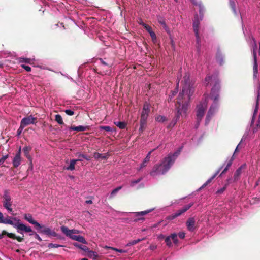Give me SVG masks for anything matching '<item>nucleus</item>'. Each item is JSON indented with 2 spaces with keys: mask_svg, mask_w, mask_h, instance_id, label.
<instances>
[{
  "mask_svg": "<svg viewBox=\"0 0 260 260\" xmlns=\"http://www.w3.org/2000/svg\"><path fill=\"white\" fill-rule=\"evenodd\" d=\"M182 91L179 93L175 104L177 113L175 115L176 121L178 120L180 115L185 113L188 106V103L195 91L194 83L189 79V74L185 73L181 82Z\"/></svg>",
  "mask_w": 260,
  "mask_h": 260,
  "instance_id": "nucleus-1",
  "label": "nucleus"
},
{
  "mask_svg": "<svg viewBox=\"0 0 260 260\" xmlns=\"http://www.w3.org/2000/svg\"><path fill=\"white\" fill-rule=\"evenodd\" d=\"M182 147L173 153L169 154L165 157L160 164H156L154 166L150 174L152 176H156L158 175L165 174L174 163L176 159L179 155Z\"/></svg>",
  "mask_w": 260,
  "mask_h": 260,
  "instance_id": "nucleus-2",
  "label": "nucleus"
},
{
  "mask_svg": "<svg viewBox=\"0 0 260 260\" xmlns=\"http://www.w3.org/2000/svg\"><path fill=\"white\" fill-rule=\"evenodd\" d=\"M212 78H214V80L215 81V84L213 87L212 88L210 93V98L212 100H213L214 104L212 105H211V106L210 108V109L208 111L206 118V124H207L208 122L210 121L211 117L213 116L217 108L219 98V92L221 88L219 79L216 76L212 75L211 76H207L205 78V81L208 82V84H209L210 83Z\"/></svg>",
  "mask_w": 260,
  "mask_h": 260,
  "instance_id": "nucleus-3",
  "label": "nucleus"
},
{
  "mask_svg": "<svg viewBox=\"0 0 260 260\" xmlns=\"http://www.w3.org/2000/svg\"><path fill=\"white\" fill-rule=\"evenodd\" d=\"M13 220L14 221H17V222H16V224H15L14 228H15L17 230V232L18 233L23 235L22 237H24L23 232H25L26 233H29V236H32L33 235H35V233H37L36 232L34 231L31 229L30 226H26L25 224L20 223V220L17 219V218H13Z\"/></svg>",
  "mask_w": 260,
  "mask_h": 260,
  "instance_id": "nucleus-4",
  "label": "nucleus"
},
{
  "mask_svg": "<svg viewBox=\"0 0 260 260\" xmlns=\"http://www.w3.org/2000/svg\"><path fill=\"white\" fill-rule=\"evenodd\" d=\"M207 102L205 101L203 103H200L197 107V124H196V128H197L201 121L203 117L204 116L205 112L207 108Z\"/></svg>",
  "mask_w": 260,
  "mask_h": 260,
  "instance_id": "nucleus-5",
  "label": "nucleus"
},
{
  "mask_svg": "<svg viewBox=\"0 0 260 260\" xmlns=\"http://www.w3.org/2000/svg\"><path fill=\"white\" fill-rule=\"evenodd\" d=\"M40 233L44 234L49 237H55L57 239H61V236L54 230H51L50 228L45 226L44 225L41 224V228H38L37 229Z\"/></svg>",
  "mask_w": 260,
  "mask_h": 260,
  "instance_id": "nucleus-6",
  "label": "nucleus"
},
{
  "mask_svg": "<svg viewBox=\"0 0 260 260\" xmlns=\"http://www.w3.org/2000/svg\"><path fill=\"white\" fill-rule=\"evenodd\" d=\"M254 43L252 46V53L253 57L254 64H253V78H256L257 74L258 73V64L257 62L256 57V50L257 49V46L256 41L253 39Z\"/></svg>",
  "mask_w": 260,
  "mask_h": 260,
  "instance_id": "nucleus-7",
  "label": "nucleus"
},
{
  "mask_svg": "<svg viewBox=\"0 0 260 260\" xmlns=\"http://www.w3.org/2000/svg\"><path fill=\"white\" fill-rule=\"evenodd\" d=\"M3 206L9 212H12L13 209L11 208L12 202L11 201V197L9 194L8 190H5L3 196Z\"/></svg>",
  "mask_w": 260,
  "mask_h": 260,
  "instance_id": "nucleus-8",
  "label": "nucleus"
},
{
  "mask_svg": "<svg viewBox=\"0 0 260 260\" xmlns=\"http://www.w3.org/2000/svg\"><path fill=\"white\" fill-rule=\"evenodd\" d=\"M193 203H190L188 205H186L183 206L182 208L176 211L175 213H173L170 216V219H173L176 217L180 216L181 214L187 211L192 205Z\"/></svg>",
  "mask_w": 260,
  "mask_h": 260,
  "instance_id": "nucleus-9",
  "label": "nucleus"
},
{
  "mask_svg": "<svg viewBox=\"0 0 260 260\" xmlns=\"http://www.w3.org/2000/svg\"><path fill=\"white\" fill-rule=\"evenodd\" d=\"M4 235H7L9 238L14 240H17L18 242H21L24 240L23 236H17L15 234L12 233H8L5 230H3L2 234H0V239L3 238Z\"/></svg>",
  "mask_w": 260,
  "mask_h": 260,
  "instance_id": "nucleus-10",
  "label": "nucleus"
},
{
  "mask_svg": "<svg viewBox=\"0 0 260 260\" xmlns=\"http://www.w3.org/2000/svg\"><path fill=\"white\" fill-rule=\"evenodd\" d=\"M60 230L62 233L67 237L71 236L72 235H75V234L80 233V231L76 229L70 230L68 227L64 225L60 227Z\"/></svg>",
  "mask_w": 260,
  "mask_h": 260,
  "instance_id": "nucleus-11",
  "label": "nucleus"
},
{
  "mask_svg": "<svg viewBox=\"0 0 260 260\" xmlns=\"http://www.w3.org/2000/svg\"><path fill=\"white\" fill-rule=\"evenodd\" d=\"M149 116L141 115V118L140 121V126L139 128V132L142 133L145 129L147 125V119Z\"/></svg>",
  "mask_w": 260,
  "mask_h": 260,
  "instance_id": "nucleus-12",
  "label": "nucleus"
},
{
  "mask_svg": "<svg viewBox=\"0 0 260 260\" xmlns=\"http://www.w3.org/2000/svg\"><path fill=\"white\" fill-rule=\"evenodd\" d=\"M186 225L188 231L191 232L193 231L196 229V220L194 218H189L186 222Z\"/></svg>",
  "mask_w": 260,
  "mask_h": 260,
  "instance_id": "nucleus-13",
  "label": "nucleus"
},
{
  "mask_svg": "<svg viewBox=\"0 0 260 260\" xmlns=\"http://www.w3.org/2000/svg\"><path fill=\"white\" fill-rule=\"evenodd\" d=\"M36 120V118H34L31 115H30L26 117L23 118L21 121V123L22 125L25 127L26 126L30 124L35 123Z\"/></svg>",
  "mask_w": 260,
  "mask_h": 260,
  "instance_id": "nucleus-14",
  "label": "nucleus"
},
{
  "mask_svg": "<svg viewBox=\"0 0 260 260\" xmlns=\"http://www.w3.org/2000/svg\"><path fill=\"white\" fill-rule=\"evenodd\" d=\"M24 218L29 222L30 223H31L35 225L36 229H37L38 228H41V224L38 222L37 221L35 220L32 217L31 214H25L24 215Z\"/></svg>",
  "mask_w": 260,
  "mask_h": 260,
  "instance_id": "nucleus-15",
  "label": "nucleus"
},
{
  "mask_svg": "<svg viewBox=\"0 0 260 260\" xmlns=\"http://www.w3.org/2000/svg\"><path fill=\"white\" fill-rule=\"evenodd\" d=\"M13 217L11 218L8 216V218H4L3 213L0 212V223L10 224L14 228L16 223L14 222L13 220H12L13 219Z\"/></svg>",
  "mask_w": 260,
  "mask_h": 260,
  "instance_id": "nucleus-16",
  "label": "nucleus"
},
{
  "mask_svg": "<svg viewBox=\"0 0 260 260\" xmlns=\"http://www.w3.org/2000/svg\"><path fill=\"white\" fill-rule=\"evenodd\" d=\"M200 21L201 20L200 18L199 19L198 15L196 14L193 21V28L194 34L197 35H198V32H199Z\"/></svg>",
  "mask_w": 260,
  "mask_h": 260,
  "instance_id": "nucleus-17",
  "label": "nucleus"
},
{
  "mask_svg": "<svg viewBox=\"0 0 260 260\" xmlns=\"http://www.w3.org/2000/svg\"><path fill=\"white\" fill-rule=\"evenodd\" d=\"M21 149L20 148L19 151L17 153L15 156L13 160V165L15 168L18 167L21 164Z\"/></svg>",
  "mask_w": 260,
  "mask_h": 260,
  "instance_id": "nucleus-18",
  "label": "nucleus"
},
{
  "mask_svg": "<svg viewBox=\"0 0 260 260\" xmlns=\"http://www.w3.org/2000/svg\"><path fill=\"white\" fill-rule=\"evenodd\" d=\"M223 166L219 168L217 171L200 188V189H202L205 188L208 184H209L212 182V181L216 177V176L218 174V173L220 172Z\"/></svg>",
  "mask_w": 260,
  "mask_h": 260,
  "instance_id": "nucleus-19",
  "label": "nucleus"
},
{
  "mask_svg": "<svg viewBox=\"0 0 260 260\" xmlns=\"http://www.w3.org/2000/svg\"><path fill=\"white\" fill-rule=\"evenodd\" d=\"M69 237L72 240L78 241L83 244H86L87 243L84 237L81 235H72L71 236H69Z\"/></svg>",
  "mask_w": 260,
  "mask_h": 260,
  "instance_id": "nucleus-20",
  "label": "nucleus"
},
{
  "mask_svg": "<svg viewBox=\"0 0 260 260\" xmlns=\"http://www.w3.org/2000/svg\"><path fill=\"white\" fill-rule=\"evenodd\" d=\"M150 112V105L147 102H145L143 107L141 115H143L145 114V115L149 116Z\"/></svg>",
  "mask_w": 260,
  "mask_h": 260,
  "instance_id": "nucleus-21",
  "label": "nucleus"
},
{
  "mask_svg": "<svg viewBox=\"0 0 260 260\" xmlns=\"http://www.w3.org/2000/svg\"><path fill=\"white\" fill-rule=\"evenodd\" d=\"M70 130L76 131L77 132H83L89 129V126H82L80 125L78 126H71L70 128Z\"/></svg>",
  "mask_w": 260,
  "mask_h": 260,
  "instance_id": "nucleus-22",
  "label": "nucleus"
},
{
  "mask_svg": "<svg viewBox=\"0 0 260 260\" xmlns=\"http://www.w3.org/2000/svg\"><path fill=\"white\" fill-rule=\"evenodd\" d=\"M152 210H153V209H150V210H146V211H141V212H139L136 213V216L138 217V218L137 219H136L135 220L136 221H138V220H144V218H143V217H139V216L145 215L147 214H148V213H150V212H151Z\"/></svg>",
  "mask_w": 260,
  "mask_h": 260,
  "instance_id": "nucleus-23",
  "label": "nucleus"
},
{
  "mask_svg": "<svg viewBox=\"0 0 260 260\" xmlns=\"http://www.w3.org/2000/svg\"><path fill=\"white\" fill-rule=\"evenodd\" d=\"M82 161L81 159H72L71 160L70 165L67 167L66 169L68 170H74L75 169V166L77 161Z\"/></svg>",
  "mask_w": 260,
  "mask_h": 260,
  "instance_id": "nucleus-24",
  "label": "nucleus"
},
{
  "mask_svg": "<svg viewBox=\"0 0 260 260\" xmlns=\"http://www.w3.org/2000/svg\"><path fill=\"white\" fill-rule=\"evenodd\" d=\"M31 149V147L29 146H25L23 149L25 156L30 160H31V157L29 155V152L30 151Z\"/></svg>",
  "mask_w": 260,
  "mask_h": 260,
  "instance_id": "nucleus-25",
  "label": "nucleus"
},
{
  "mask_svg": "<svg viewBox=\"0 0 260 260\" xmlns=\"http://www.w3.org/2000/svg\"><path fill=\"white\" fill-rule=\"evenodd\" d=\"M199 14L200 17V20H202L204 17V14L205 12V8L202 3L199 4Z\"/></svg>",
  "mask_w": 260,
  "mask_h": 260,
  "instance_id": "nucleus-26",
  "label": "nucleus"
},
{
  "mask_svg": "<svg viewBox=\"0 0 260 260\" xmlns=\"http://www.w3.org/2000/svg\"><path fill=\"white\" fill-rule=\"evenodd\" d=\"M243 166H241V167L238 168L236 170V172H235L234 175V179L235 181L237 180L238 179L240 175H241V170H242V168H243Z\"/></svg>",
  "mask_w": 260,
  "mask_h": 260,
  "instance_id": "nucleus-27",
  "label": "nucleus"
},
{
  "mask_svg": "<svg viewBox=\"0 0 260 260\" xmlns=\"http://www.w3.org/2000/svg\"><path fill=\"white\" fill-rule=\"evenodd\" d=\"M73 244L74 246L78 247L85 252L88 251V250H89L88 247L85 245H81L76 242L74 243Z\"/></svg>",
  "mask_w": 260,
  "mask_h": 260,
  "instance_id": "nucleus-28",
  "label": "nucleus"
},
{
  "mask_svg": "<svg viewBox=\"0 0 260 260\" xmlns=\"http://www.w3.org/2000/svg\"><path fill=\"white\" fill-rule=\"evenodd\" d=\"M257 96L256 99V107L254 112H256L258 109V102L259 100V93H260V82L258 83L257 86Z\"/></svg>",
  "mask_w": 260,
  "mask_h": 260,
  "instance_id": "nucleus-29",
  "label": "nucleus"
},
{
  "mask_svg": "<svg viewBox=\"0 0 260 260\" xmlns=\"http://www.w3.org/2000/svg\"><path fill=\"white\" fill-rule=\"evenodd\" d=\"M87 252H88V256L89 257L92 258L94 260H95L98 258V255L96 252L93 251H90L89 250Z\"/></svg>",
  "mask_w": 260,
  "mask_h": 260,
  "instance_id": "nucleus-30",
  "label": "nucleus"
},
{
  "mask_svg": "<svg viewBox=\"0 0 260 260\" xmlns=\"http://www.w3.org/2000/svg\"><path fill=\"white\" fill-rule=\"evenodd\" d=\"M114 124L121 129H124L126 126V124L125 122L121 121L114 122Z\"/></svg>",
  "mask_w": 260,
  "mask_h": 260,
  "instance_id": "nucleus-31",
  "label": "nucleus"
},
{
  "mask_svg": "<svg viewBox=\"0 0 260 260\" xmlns=\"http://www.w3.org/2000/svg\"><path fill=\"white\" fill-rule=\"evenodd\" d=\"M229 6L233 12L236 14V4L234 0H229Z\"/></svg>",
  "mask_w": 260,
  "mask_h": 260,
  "instance_id": "nucleus-32",
  "label": "nucleus"
},
{
  "mask_svg": "<svg viewBox=\"0 0 260 260\" xmlns=\"http://www.w3.org/2000/svg\"><path fill=\"white\" fill-rule=\"evenodd\" d=\"M55 120L57 122V123L59 125L64 124V122L62 120V118L61 116L59 114H56L55 116Z\"/></svg>",
  "mask_w": 260,
  "mask_h": 260,
  "instance_id": "nucleus-33",
  "label": "nucleus"
},
{
  "mask_svg": "<svg viewBox=\"0 0 260 260\" xmlns=\"http://www.w3.org/2000/svg\"><path fill=\"white\" fill-rule=\"evenodd\" d=\"M195 36L197 39V48L198 50L199 51L201 47V39L199 36V32H198V35L195 34Z\"/></svg>",
  "mask_w": 260,
  "mask_h": 260,
  "instance_id": "nucleus-34",
  "label": "nucleus"
},
{
  "mask_svg": "<svg viewBox=\"0 0 260 260\" xmlns=\"http://www.w3.org/2000/svg\"><path fill=\"white\" fill-rule=\"evenodd\" d=\"M93 157L95 159H98L101 158L102 159H104L106 158V156L103 155L102 154H100L98 152H95L93 154Z\"/></svg>",
  "mask_w": 260,
  "mask_h": 260,
  "instance_id": "nucleus-35",
  "label": "nucleus"
},
{
  "mask_svg": "<svg viewBox=\"0 0 260 260\" xmlns=\"http://www.w3.org/2000/svg\"><path fill=\"white\" fill-rule=\"evenodd\" d=\"M121 188V186H119L113 189L111 192L110 196V198H112Z\"/></svg>",
  "mask_w": 260,
  "mask_h": 260,
  "instance_id": "nucleus-36",
  "label": "nucleus"
},
{
  "mask_svg": "<svg viewBox=\"0 0 260 260\" xmlns=\"http://www.w3.org/2000/svg\"><path fill=\"white\" fill-rule=\"evenodd\" d=\"M140 24L142 25L149 33L152 31V27L144 23L143 22H142Z\"/></svg>",
  "mask_w": 260,
  "mask_h": 260,
  "instance_id": "nucleus-37",
  "label": "nucleus"
},
{
  "mask_svg": "<svg viewBox=\"0 0 260 260\" xmlns=\"http://www.w3.org/2000/svg\"><path fill=\"white\" fill-rule=\"evenodd\" d=\"M170 236L173 243L176 244L178 243L177 235L176 233H173L171 234Z\"/></svg>",
  "mask_w": 260,
  "mask_h": 260,
  "instance_id": "nucleus-38",
  "label": "nucleus"
},
{
  "mask_svg": "<svg viewBox=\"0 0 260 260\" xmlns=\"http://www.w3.org/2000/svg\"><path fill=\"white\" fill-rule=\"evenodd\" d=\"M216 60L220 64V65H222L223 63V58L221 55L217 54L216 56Z\"/></svg>",
  "mask_w": 260,
  "mask_h": 260,
  "instance_id": "nucleus-39",
  "label": "nucleus"
},
{
  "mask_svg": "<svg viewBox=\"0 0 260 260\" xmlns=\"http://www.w3.org/2000/svg\"><path fill=\"white\" fill-rule=\"evenodd\" d=\"M171 238L170 235L167 237H165V241L166 243V245L168 247H171L172 246V243L171 242Z\"/></svg>",
  "mask_w": 260,
  "mask_h": 260,
  "instance_id": "nucleus-40",
  "label": "nucleus"
},
{
  "mask_svg": "<svg viewBox=\"0 0 260 260\" xmlns=\"http://www.w3.org/2000/svg\"><path fill=\"white\" fill-rule=\"evenodd\" d=\"M156 121L159 122H163L166 120V118L165 116L159 115L155 118Z\"/></svg>",
  "mask_w": 260,
  "mask_h": 260,
  "instance_id": "nucleus-41",
  "label": "nucleus"
},
{
  "mask_svg": "<svg viewBox=\"0 0 260 260\" xmlns=\"http://www.w3.org/2000/svg\"><path fill=\"white\" fill-rule=\"evenodd\" d=\"M63 245L57 244H53V243H49L48 245V247L49 248H58V247H63Z\"/></svg>",
  "mask_w": 260,
  "mask_h": 260,
  "instance_id": "nucleus-42",
  "label": "nucleus"
},
{
  "mask_svg": "<svg viewBox=\"0 0 260 260\" xmlns=\"http://www.w3.org/2000/svg\"><path fill=\"white\" fill-rule=\"evenodd\" d=\"M149 34L152 38V41L154 43H155L156 41L157 37L155 32L152 30L151 32H150Z\"/></svg>",
  "mask_w": 260,
  "mask_h": 260,
  "instance_id": "nucleus-43",
  "label": "nucleus"
},
{
  "mask_svg": "<svg viewBox=\"0 0 260 260\" xmlns=\"http://www.w3.org/2000/svg\"><path fill=\"white\" fill-rule=\"evenodd\" d=\"M76 156L78 157V159H81L82 160V158H84L86 160H89V158H88L86 155L81 153H77L76 154Z\"/></svg>",
  "mask_w": 260,
  "mask_h": 260,
  "instance_id": "nucleus-44",
  "label": "nucleus"
},
{
  "mask_svg": "<svg viewBox=\"0 0 260 260\" xmlns=\"http://www.w3.org/2000/svg\"><path fill=\"white\" fill-rule=\"evenodd\" d=\"M100 129L105 130L107 132H110L112 131V128L109 126H101L100 127Z\"/></svg>",
  "mask_w": 260,
  "mask_h": 260,
  "instance_id": "nucleus-45",
  "label": "nucleus"
},
{
  "mask_svg": "<svg viewBox=\"0 0 260 260\" xmlns=\"http://www.w3.org/2000/svg\"><path fill=\"white\" fill-rule=\"evenodd\" d=\"M141 180H142V178H139L137 180H132L131 182V186H134L135 184L139 183Z\"/></svg>",
  "mask_w": 260,
  "mask_h": 260,
  "instance_id": "nucleus-46",
  "label": "nucleus"
},
{
  "mask_svg": "<svg viewBox=\"0 0 260 260\" xmlns=\"http://www.w3.org/2000/svg\"><path fill=\"white\" fill-rule=\"evenodd\" d=\"M64 112L66 114L69 116H72L74 114V112L70 109H67L64 110Z\"/></svg>",
  "mask_w": 260,
  "mask_h": 260,
  "instance_id": "nucleus-47",
  "label": "nucleus"
},
{
  "mask_svg": "<svg viewBox=\"0 0 260 260\" xmlns=\"http://www.w3.org/2000/svg\"><path fill=\"white\" fill-rule=\"evenodd\" d=\"M24 127L25 126H24L23 125H22V124L20 123V126L19 128H18V129L17 130V135L18 136H19L22 133L23 129Z\"/></svg>",
  "mask_w": 260,
  "mask_h": 260,
  "instance_id": "nucleus-48",
  "label": "nucleus"
},
{
  "mask_svg": "<svg viewBox=\"0 0 260 260\" xmlns=\"http://www.w3.org/2000/svg\"><path fill=\"white\" fill-rule=\"evenodd\" d=\"M21 66L22 68L25 69L26 71H27V72L31 71V68L30 67L27 66V65H25V64H22Z\"/></svg>",
  "mask_w": 260,
  "mask_h": 260,
  "instance_id": "nucleus-49",
  "label": "nucleus"
},
{
  "mask_svg": "<svg viewBox=\"0 0 260 260\" xmlns=\"http://www.w3.org/2000/svg\"><path fill=\"white\" fill-rule=\"evenodd\" d=\"M8 157V155H6L5 156H3L1 159H0V166H2L4 162V161L7 159Z\"/></svg>",
  "mask_w": 260,
  "mask_h": 260,
  "instance_id": "nucleus-50",
  "label": "nucleus"
},
{
  "mask_svg": "<svg viewBox=\"0 0 260 260\" xmlns=\"http://www.w3.org/2000/svg\"><path fill=\"white\" fill-rule=\"evenodd\" d=\"M177 92V90H175L172 92L171 95H169L168 101H171L172 99L174 98V96L176 94Z\"/></svg>",
  "mask_w": 260,
  "mask_h": 260,
  "instance_id": "nucleus-51",
  "label": "nucleus"
},
{
  "mask_svg": "<svg viewBox=\"0 0 260 260\" xmlns=\"http://www.w3.org/2000/svg\"><path fill=\"white\" fill-rule=\"evenodd\" d=\"M137 244V242H136V240H132V241H129L127 244H126V246H132V245H134L135 244Z\"/></svg>",
  "mask_w": 260,
  "mask_h": 260,
  "instance_id": "nucleus-52",
  "label": "nucleus"
},
{
  "mask_svg": "<svg viewBox=\"0 0 260 260\" xmlns=\"http://www.w3.org/2000/svg\"><path fill=\"white\" fill-rule=\"evenodd\" d=\"M104 249H112V250H114L117 252L118 249L117 248L112 247L108 246H105L104 247Z\"/></svg>",
  "mask_w": 260,
  "mask_h": 260,
  "instance_id": "nucleus-53",
  "label": "nucleus"
},
{
  "mask_svg": "<svg viewBox=\"0 0 260 260\" xmlns=\"http://www.w3.org/2000/svg\"><path fill=\"white\" fill-rule=\"evenodd\" d=\"M178 236L181 239H183L185 237V233L183 232H179L178 233Z\"/></svg>",
  "mask_w": 260,
  "mask_h": 260,
  "instance_id": "nucleus-54",
  "label": "nucleus"
},
{
  "mask_svg": "<svg viewBox=\"0 0 260 260\" xmlns=\"http://www.w3.org/2000/svg\"><path fill=\"white\" fill-rule=\"evenodd\" d=\"M225 190V187H224L221 188L220 189H219L217 191L216 193H218V194H221V193H223L224 191Z\"/></svg>",
  "mask_w": 260,
  "mask_h": 260,
  "instance_id": "nucleus-55",
  "label": "nucleus"
},
{
  "mask_svg": "<svg viewBox=\"0 0 260 260\" xmlns=\"http://www.w3.org/2000/svg\"><path fill=\"white\" fill-rule=\"evenodd\" d=\"M35 237L36 239H37L39 241H42V239H41V238L40 237V236L37 233H35Z\"/></svg>",
  "mask_w": 260,
  "mask_h": 260,
  "instance_id": "nucleus-56",
  "label": "nucleus"
},
{
  "mask_svg": "<svg viewBox=\"0 0 260 260\" xmlns=\"http://www.w3.org/2000/svg\"><path fill=\"white\" fill-rule=\"evenodd\" d=\"M149 248L151 250H154L157 248V245H151L149 247Z\"/></svg>",
  "mask_w": 260,
  "mask_h": 260,
  "instance_id": "nucleus-57",
  "label": "nucleus"
},
{
  "mask_svg": "<svg viewBox=\"0 0 260 260\" xmlns=\"http://www.w3.org/2000/svg\"><path fill=\"white\" fill-rule=\"evenodd\" d=\"M233 159L232 158L229 160V161L228 162V164H227V165H226V167H227L229 168V167L231 166V165H232V162H233Z\"/></svg>",
  "mask_w": 260,
  "mask_h": 260,
  "instance_id": "nucleus-58",
  "label": "nucleus"
},
{
  "mask_svg": "<svg viewBox=\"0 0 260 260\" xmlns=\"http://www.w3.org/2000/svg\"><path fill=\"white\" fill-rule=\"evenodd\" d=\"M229 168L227 167L226 166V167L224 168V169L223 170V171L222 172V173H221V174L220 175V176L222 175V174L225 173L228 170Z\"/></svg>",
  "mask_w": 260,
  "mask_h": 260,
  "instance_id": "nucleus-59",
  "label": "nucleus"
},
{
  "mask_svg": "<svg viewBox=\"0 0 260 260\" xmlns=\"http://www.w3.org/2000/svg\"><path fill=\"white\" fill-rule=\"evenodd\" d=\"M146 239V237L143 238L142 239H138L136 240L137 243H138L139 242L142 241Z\"/></svg>",
  "mask_w": 260,
  "mask_h": 260,
  "instance_id": "nucleus-60",
  "label": "nucleus"
},
{
  "mask_svg": "<svg viewBox=\"0 0 260 260\" xmlns=\"http://www.w3.org/2000/svg\"><path fill=\"white\" fill-rule=\"evenodd\" d=\"M158 238L159 239H165V235H164L163 234H160L158 236Z\"/></svg>",
  "mask_w": 260,
  "mask_h": 260,
  "instance_id": "nucleus-61",
  "label": "nucleus"
},
{
  "mask_svg": "<svg viewBox=\"0 0 260 260\" xmlns=\"http://www.w3.org/2000/svg\"><path fill=\"white\" fill-rule=\"evenodd\" d=\"M23 61L26 63H29L30 59L29 58H23Z\"/></svg>",
  "mask_w": 260,
  "mask_h": 260,
  "instance_id": "nucleus-62",
  "label": "nucleus"
},
{
  "mask_svg": "<svg viewBox=\"0 0 260 260\" xmlns=\"http://www.w3.org/2000/svg\"><path fill=\"white\" fill-rule=\"evenodd\" d=\"M155 149H153L152 150V151H150L147 155V156L146 157L149 158H150V156H151V154L152 153V151H153L154 150H155Z\"/></svg>",
  "mask_w": 260,
  "mask_h": 260,
  "instance_id": "nucleus-63",
  "label": "nucleus"
},
{
  "mask_svg": "<svg viewBox=\"0 0 260 260\" xmlns=\"http://www.w3.org/2000/svg\"><path fill=\"white\" fill-rule=\"evenodd\" d=\"M150 158H148V157H146L145 158L144 160V162L148 163L150 161Z\"/></svg>",
  "mask_w": 260,
  "mask_h": 260,
  "instance_id": "nucleus-64",
  "label": "nucleus"
}]
</instances>
